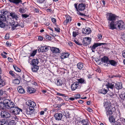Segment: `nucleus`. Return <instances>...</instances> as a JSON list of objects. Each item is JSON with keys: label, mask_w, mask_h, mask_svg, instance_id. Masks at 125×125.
<instances>
[{"label": "nucleus", "mask_w": 125, "mask_h": 125, "mask_svg": "<svg viewBox=\"0 0 125 125\" xmlns=\"http://www.w3.org/2000/svg\"><path fill=\"white\" fill-rule=\"evenodd\" d=\"M108 23L109 28L112 30L116 29L122 30L125 28V24L121 20L116 21L117 16L112 13H108L107 17Z\"/></svg>", "instance_id": "1"}, {"label": "nucleus", "mask_w": 125, "mask_h": 125, "mask_svg": "<svg viewBox=\"0 0 125 125\" xmlns=\"http://www.w3.org/2000/svg\"><path fill=\"white\" fill-rule=\"evenodd\" d=\"M14 103L10 100L6 99L0 103V110L10 109L15 106Z\"/></svg>", "instance_id": "2"}, {"label": "nucleus", "mask_w": 125, "mask_h": 125, "mask_svg": "<svg viewBox=\"0 0 125 125\" xmlns=\"http://www.w3.org/2000/svg\"><path fill=\"white\" fill-rule=\"evenodd\" d=\"M104 104L107 116H111L115 110V108L111 106V103L107 99H104Z\"/></svg>", "instance_id": "3"}, {"label": "nucleus", "mask_w": 125, "mask_h": 125, "mask_svg": "<svg viewBox=\"0 0 125 125\" xmlns=\"http://www.w3.org/2000/svg\"><path fill=\"white\" fill-rule=\"evenodd\" d=\"M9 15L13 20H15L16 21H17L19 19V16L17 14L14 12H12L10 13ZM11 25L12 26V29H13V28H16L20 26L19 23L17 21L13 22H12Z\"/></svg>", "instance_id": "4"}, {"label": "nucleus", "mask_w": 125, "mask_h": 125, "mask_svg": "<svg viewBox=\"0 0 125 125\" xmlns=\"http://www.w3.org/2000/svg\"><path fill=\"white\" fill-rule=\"evenodd\" d=\"M91 41V39L89 37L85 38L83 39L82 45L85 46H86L90 43Z\"/></svg>", "instance_id": "5"}, {"label": "nucleus", "mask_w": 125, "mask_h": 125, "mask_svg": "<svg viewBox=\"0 0 125 125\" xmlns=\"http://www.w3.org/2000/svg\"><path fill=\"white\" fill-rule=\"evenodd\" d=\"M12 113L15 115L19 114L20 112L22 111L21 109L19 108L15 105L14 107H12Z\"/></svg>", "instance_id": "6"}, {"label": "nucleus", "mask_w": 125, "mask_h": 125, "mask_svg": "<svg viewBox=\"0 0 125 125\" xmlns=\"http://www.w3.org/2000/svg\"><path fill=\"white\" fill-rule=\"evenodd\" d=\"M109 58L107 56H104L101 58V61L104 63L105 65L106 66H108L109 64Z\"/></svg>", "instance_id": "7"}, {"label": "nucleus", "mask_w": 125, "mask_h": 125, "mask_svg": "<svg viewBox=\"0 0 125 125\" xmlns=\"http://www.w3.org/2000/svg\"><path fill=\"white\" fill-rule=\"evenodd\" d=\"M1 117L3 118H9L10 117V115L9 113L5 111H2L1 113Z\"/></svg>", "instance_id": "8"}, {"label": "nucleus", "mask_w": 125, "mask_h": 125, "mask_svg": "<svg viewBox=\"0 0 125 125\" xmlns=\"http://www.w3.org/2000/svg\"><path fill=\"white\" fill-rule=\"evenodd\" d=\"M79 85V83L78 82H73L71 86L72 90L74 91L77 89Z\"/></svg>", "instance_id": "9"}, {"label": "nucleus", "mask_w": 125, "mask_h": 125, "mask_svg": "<svg viewBox=\"0 0 125 125\" xmlns=\"http://www.w3.org/2000/svg\"><path fill=\"white\" fill-rule=\"evenodd\" d=\"M62 114L57 113L54 115V116L55 119L56 120H60L62 117Z\"/></svg>", "instance_id": "10"}, {"label": "nucleus", "mask_w": 125, "mask_h": 125, "mask_svg": "<svg viewBox=\"0 0 125 125\" xmlns=\"http://www.w3.org/2000/svg\"><path fill=\"white\" fill-rule=\"evenodd\" d=\"M26 104L30 107H35L36 105V104L33 101L31 100H29L26 102Z\"/></svg>", "instance_id": "11"}, {"label": "nucleus", "mask_w": 125, "mask_h": 125, "mask_svg": "<svg viewBox=\"0 0 125 125\" xmlns=\"http://www.w3.org/2000/svg\"><path fill=\"white\" fill-rule=\"evenodd\" d=\"M82 32L84 34H89L91 33V30L89 28H83L82 30Z\"/></svg>", "instance_id": "12"}, {"label": "nucleus", "mask_w": 125, "mask_h": 125, "mask_svg": "<svg viewBox=\"0 0 125 125\" xmlns=\"http://www.w3.org/2000/svg\"><path fill=\"white\" fill-rule=\"evenodd\" d=\"M66 19L63 22V24L64 25H66L67 24L70 22L71 21V17L69 15H67L65 16Z\"/></svg>", "instance_id": "13"}, {"label": "nucleus", "mask_w": 125, "mask_h": 125, "mask_svg": "<svg viewBox=\"0 0 125 125\" xmlns=\"http://www.w3.org/2000/svg\"><path fill=\"white\" fill-rule=\"evenodd\" d=\"M85 5L84 4L81 3L78 5V10L83 11L85 9Z\"/></svg>", "instance_id": "14"}, {"label": "nucleus", "mask_w": 125, "mask_h": 125, "mask_svg": "<svg viewBox=\"0 0 125 125\" xmlns=\"http://www.w3.org/2000/svg\"><path fill=\"white\" fill-rule=\"evenodd\" d=\"M104 44V43H95L92 46H90V48L91 50H94L98 46Z\"/></svg>", "instance_id": "15"}, {"label": "nucleus", "mask_w": 125, "mask_h": 125, "mask_svg": "<svg viewBox=\"0 0 125 125\" xmlns=\"http://www.w3.org/2000/svg\"><path fill=\"white\" fill-rule=\"evenodd\" d=\"M70 54L69 53L64 52L61 54L60 57L62 59H64L67 58Z\"/></svg>", "instance_id": "16"}, {"label": "nucleus", "mask_w": 125, "mask_h": 125, "mask_svg": "<svg viewBox=\"0 0 125 125\" xmlns=\"http://www.w3.org/2000/svg\"><path fill=\"white\" fill-rule=\"evenodd\" d=\"M77 68L80 70H83L84 68L83 64L82 62H80L77 64Z\"/></svg>", "instance_id": "17"}, {"label": "nucleus", "mask_w": 125, "mask_h": 125, "mask_svg": "<svg viewBox=\"0 0 125 125\" xmlns=\"http://www.w3.org/2000/svg\"><path fill=\"white\" fill-rule=\"evenodd\" d=\"M107 88L109 89L110 88L111 89H113L114 87V84L113 83H110L108 82L106 85Z\"/></svg>", "instance_id": "18"}, {"label": "nucleus", "mask_w": 125, "mask_h": 125, "mask_svg": "<svg viewBox=\"0 0 125 125\" xmlns=\"http://www.w3.org/2000/svg\"><path fill=\"white\" fill-rule=\"evenodd\" d=\"M17 90L19 93L21 94L24 93L25 92V90L21 86H19L18 87Z\"/></svg>", "instance_id": "19"}, {"label": "nucleus", "mask_w": 125, "mask_h": 125, "mask_svg": "<svg viewBox=\"0 0 125 125\" xmlns=\"http://www.w3.org/2000/svg\"><path fill=\"white\" fill-rule=\"evenodd\" d=\"M115 87L118 90L121 89L122 88V84L121 83H115Z\"/></svg>", "instance_id": "20"}, {"label": "nucleus", "mask_w": 125, "mask_h": 125, "mask_svg": "<svg viewBox=\"0 0 125 125\" xmlns=\"http://www.w3.org/2000/svg\"><path fill=\"white\" fill-rule=\"evenodd\" d=\"M6 18L5 16L0 14V21L6 22Z\"/></svg>", "instance_id": "21"}, {"label": "nucleus", "mask_w": 125, "mask_h": 125, "mask_svg": "<svg viewBox=\"0 0 125 125\" xmlns=\"http://www.w3.org/2000/svg\"><path fill=\"white\" fill-rule=\"evenodd\" d=\"M33 66L31 68V70L32 71L34 72H37L39 69V66L37 65H33Z\"/></svg>", "instance_id": "22"}, {"label": "nucleus", "mask_w": 125, "mask_h": 125, "mask_svg": "<svg viewBox=\"0 0 125 125\" xmlns=\"http://www.w3.org/2000/svg\"><path fill=\"white\" fill-rule=\"evenodd\" d=\"M39 62V60L37 58L33 59L31 62L32 65H37Z\"/></svg>", "instance_id": "23"}, {"label": "nucleus", "mask_w": 125, "mask_h": 125, "mask_svg": "<svg viewBox=\"0 0 125 125\" xmlns=\"http://www.w3.org/2000/svg\"><path fill=\"white\" fill-rule=\"evenodd\" d=\"M7 123L8 121L6 120L3 119L0 121V125H7Z\"/></svg>", "instance_id": "24"}, {"label": "nucleus", "mask_w": 125, "mask_h": 125, "mask_svg": "<svg viewBox=\"0 0 125 125\" xmlns=\"http://www.w3.org/2000/svg\"><path fill=\"white\" fill-rule=\"evenodd\" d=\"M109 119L110 122L111 123H112V124H113L115 122V119L114 116H109Z\"/></svg>", "instance_id": "25"}, {"label": "nucleus", "mask_w": 125, "mask_h": 125, "mask_svg": "<svg viewBox=\"0 0 125 125\" xmlns=\"http://www.w3.org/2000/svg\"><path fill=\"white\" fill-rule=\"evenodd\" d=\"M1 76L0 75V88L4 86L5 84V81L1 79Z\"/></svg>", "instance_id": "26"}, {"label": "nucleus", "mask_w": 125, "mask_h": 125, "mask_svg": "<svg viewBox=\"0 0 125 125\" xmlns=\"http://www.w3.org/2000/svg\"><path fill=\"white\" fill-rule=\"evenodd\" d=\"M79 123L83 124V125H87L89 123L87 120H83L80 121Z\"/></svg>", "instance_id": "27"}, {"label": "nucleus", "mask_w": 125, "mask_h": 125, "mask_svg": "<svg viewBox=\"0 0 125 125\" xmlns=\"http://www.w3.org/2000/svg\"><path fill=\"white\" fill-rule=\"evenodd\" d=\"M26 8H24L23 7L20 8L19 9V12L21 14L24 13L25 12L26 10Z\"/></svg>", "instance_id": "28"}, {"label": "nucleus", "mask_w": 125, "mask_h": 125, "mask_svg": "<svg viewBox=\"0 0 125 125\" xmlns=\"http://www.w3.org/2000/svg\"><path fill=\"white\" fill-rule=\"evenodd\" d=\"M107 91H108L107 90L103 88L101 90H100L99 92L100 93L105 94H106Z\"/></svg>", "instance_id": "29"}, {"label": "nucleus", "mask_w": 125, "mask_h": 125, "mask_svg": "<svg viewBox=\"0 0 125 125\" xmlns=\"http://www.w3.org/2000/svg\"><path fill=\"white\" fill-rule=\"evenodd\" d=\"M77 81L79 82L81 84L85 83H86V81L83 78H80L77 80Z\"/></svg>", "instance_id": "30"}, {"label": "nucleus", "mask_w": 125, "mask_h": 125, "mask_svg": "<svg viewBox=\"0 0 125 125\" xmlns=\"http://www.w3.org/2000/svg\"><path fill=\"white\" fill-rule=\"evenodd\" d=\"M35 89L34 88L30 87L28 89V92L29 93H34L35 91Z\"/></svg>", "instance_id": "31"}, {"label": "nucleus", "mask_w": 125, "mask_h": 125, "mask_svg": "<svg viewBox=\"0 0 125 125\" xmlns=\"http://www.w3.org/2000/svg\"><path fill=\"white\" fill-rule=\"evenodd\" d=\"M109 63L111 65L115 66L116 65V62L115 61L113 60H110L109 61Z\"/></svg>", "instance_id": "32"}, {"label": "nucleus", "mask_w": 125, "mask_h": 125, "mask_svg": "<svg viewBox=\"0 0 125 125\" xmlns=\"http://www.w3.org/2000/svg\"><path fill=\"white\" fill-rule=\"evenodd\" d=\"M12 3H14L16 5H17L20 3H22V1L21 0H13Z\"/></svg>", "instance_id": "33"}, {"label": "nucleus", "mask_w": 125, "mask_h": 125, "mask_svg": "<svg viewBox=\"0 0 125 125\" xmlns=\"http://www.w3.org/2000/svg\"><path fill=\"white\" fill-rule=\"evenodd\" d=\"M52 51L53 52L59 53L60 50L59 49L56 48H53L52 49Z\"/></svg>", "instance_id": "34"}, {"label": "nucleus", "mask_w": 125, "mask_h": 125, "mask_svg": "<svg viewBox=\"0 0 125 125\" xmlns=\"http://www.w3.org/2000/svg\"><path fill=\"white\" fill-rule=\"evenodd\" d=\"M77 4L75 3L74 4V7L76 9L77 13H78V14L80 15H83V14L81 13V12L78 10V8L77 7Z\"/></svg>", "instance_id": "35"}, {"label": "nucleus", "mask_w": 125, "mask_h": 125, "mask_svg": "<svg viewBox=\"0 0 125 125\" xmlns=\"http://www.w3.org/2000/svg\"><path fill=\"white\" fill-rule=\"evenodd\" d=\"M24 112L27 115L31 114V113L30 111V110L28 108H25L24 110Z\"/></svg>", "instance_id": "36"}, {"label": "nucleus", "mask_w": 125, "mask_h": 125, "mask_svg": "<svg viewBox=\"0 0 125 125\" xmlns=\"http://www.w3.org/2000/svg\"><path fill=\"white\" fill-rule=\"evenodd\" d=\"M13 83L16 84H19L20 83V81L19 79L17 78H16L13 80Z\"/></svg>", "instance_id": "37"}, {"label": "nucleus", "mask_w": 125, "mask_h": 125, "mask_svg": "<svg viewBox=\"0 0 125 125\" xmlns=\"http://www.w3.org/2000/svg\"><path fill=\"white\" fill-rule=\"evenodd\" d=\"M62 83V81L59 80H57L56 82V84L57 86L61 85Z\"/></svg>", "instance_id": "38"}, {"label": "nucleus", "mask_w": 125, "mask_h": 125, "mask_svg": "<svg viewBox=\"0 0 125 125\" xmlns=\"http://www.w3.org/2000/svg\"><path fill=\"white\" fill-rule=\"evenodd\" d=\"M13 67L14 69L16 71L20 72L21 71V69L16 65H13Z\"/></svg>", "instance_id": "39"}, {"label": "nucleus", "mask_w": 125, "mask_h": 125, "mask_svg": "<svg viewBox=\"0 0 125 125\" xmlns=\"http://www.w3.org/2000/svg\"><path fill=\"white\" fill-rule=\"evenodd\" d=\"M16 123L15 122V121L14 120H12L9 123H7V125H15Z\"/></svg>", "instance_id": "40"}, {"label": "nucleus", "mask_w": 125, "mask_h": 125, "mask_svg": "<svg viewBox=\"0 0 125 125\" xmlns=\"http://www.w3.org/2000/svg\"><path fill=\"white\" fill-rule=\"evenodd\" d=\"M38 51L41 52H44V46H42L40 47L38 50Z\"/></svg>", "instance_id": "41"}, {"label": "nucleus", "mask_w": 125, "mask_h": 125, "mask_svg": "<svg viewBox=\"0 0 125 125\" xmlns=\"http://www.w3.org/2000/svg\"><path fill=\"white\" fill-rule=\"evenodd\" d=\"M117 120H119V122H120L121 124H123L125 123V119L123 118H120L119 119H118Z\"/></svg>", "instance_id": "42"}, {"label": "nucleus", "mask_w": 125, "mask_h": 125, "mask_svg": "<svg viewBox=\"0 0 125 125\" xmlns=\"http://www.w3.org/2000/svg\"><path fill=\"white\" fill-rule=\"evenodd\" d=\"M4 22L0 21V27L1 28H3L5 27V24Z\"/></svg>", "instance_id": "43"}, {"label": "nucleus", "mask_w": 125, "mask_h": 125, "mask_svg": "<svg viewBox=\"0 0 125 125\" xmlns=\"http://www.w3.org/2000/svg\"><path fill=\"white\" fill-rule=\"evenodd\" d=\"M119 120H117L113 124V125H121V124L120 122H119Z\"/></svg>", "instance_id": "44"}, {"label": "nucleus", "mask_w": 125, "mask_h": 125, "mask_svg": "<svg viewBox=\"0 0 125 125\" xmlns=\"http://www.w3.org/2000/svg\"><path fill=\"white\" fill-rule=\"evenodd\" d=\"M37 52L36 50H35L32 51V52L30 54V56L32 57L34 56L36 54Z\"/></svg>", "instance_id": "45"}, {"label": "nucleus", "mask_w": 125, "mask_h": 125, "mask_svg": "<svg viewBox=\"0 0 125 125\" xmlns=\"http://www.w3.org/2000/svg\"><path fill=\"white\" fill-rule=\"evenodd\" d=\"M120 98L121 99H125V92L123 94H121L120 95Z\"/></svg>", "instance_id": "46"}, {"label": "nucleus", "mask_w": 125, "mask_h": 125, "mask_svg": "<svg viewBox=\"0 0 125 125\" xmlns=\"http://www.w3.org/2000/svg\"><path fill=\"white\" fill-rule=\"evenodd\" d=\"M1 12L2 15H6L8 12L7 11L4 10H1Z\"/></svg>", "instance_id": "47"}, {"label": "nucleus", "mask_w": 125, "mask_h": 125, "mask_svg": "<svg viewBox=\"0 0 125 125\" xmlns=\"http://www.w3.org/2000/svg\"><path fill=\"white\" fill-rule=\"evenodd\" d=\"M34 107H30L29 108H28L29 109V110H30V111L31 113V114H32L33 112H34Z\"/></svg>", "instance_id": "48"}, {"label": "nucleus", "mask_w": 125, "mask_h": 125, "mask_svg": "<svg viewBox=\"0 0 125 125\" xmlns=\"http://www.w3.org/2000/svg\"><path fill=\"white\" fill-rule=\"evenodd\" d=\"M108 95L111 98L113 97V96L114 95L113 93L111 92H109V93H108Z\"/></svg>", "instance_id": "49"}, {"label": "nucleus", "mask_w": 125, "mask_h": 125, "mask_svg": "<svg viewBox=\"0 0 125 125\" xmlns=\"http://www.w3.org/2000/svg\"><path fill=\"white\" fill-rule=\"evenodd\" d=\"M22 17L23 18H26L29 16L28 15L26 14H21Z\"/></svg>", "instance_id": "50"}, {"label": "nucleus", "mask_w": 125, "mask_h": 125, "mask_svg": "<svg viewBox=\"0 0 125 125\" xmlns=\"http://www.w3.org/2000/svg\"><path fill=\"white\" fill-rule=\"evenodd\" d=\"M80 94H78L75 96L74 97L75 99H77L80 98Z\"/></svg>", "instance_id": "51"}, {"label": "nucleus", "mask_w": 125, "mask_h": 125, "mask_svg": "<svg viewBox=\"0 0 125 125\" xmlns=\"http://www.w3.org/2000/svg\"><path fill=\"white\" fill-rule=\"evenodd\" d=\"M78 32L73 31V36L74 37H75L77 35H78Z\"/></svg>", "instance_id": "52"}, {"label": "nucleus", "mask_w": 125, "mask_h": 125, "mask_svg": "<svg viewBox=\"0 0 125 125\" xmlns=\"http://www.w3.org/2000/svg\"><path fill=\"white\" fill-rule=\"evenodd\" d=\"M74 42L77 44L80 45H82V44H81L80 43H79V42L78 41H77L76 40H74Z\"/></svg>", "instance_id": "53"}, {"label": "nucleus", "mask_w": 125, "mask_h": 125, "mask_svg": "<svg viewBox=\"0 0 125 125\" xmlns=\"http://www.w3.org/2000/svg\"><path fill=\"white\" fill-rule=\"evenodd\" d=\"M45 0H37V1L40 3H42L45 1Z\"/></svg>", "instance_id": "54"}, {"label": "nucleus", "mask_w": 125, "mask_h": 125, "mask_svg": "<svg viewBox=\"0 0 125 125\" xmlns=\"http://www.w3.org/2000/svg\"><path fill=\"white\" fill-rule=\"evenodd\" d=\"M46 38L48 40H51L52 39V37L48 35H47L46 36Z\"/></svg>", "instance_id": "55"}, {"label": "nucleus", "mask_w": 125, "mask_h": 125, "mask_svg": "<svg viewBox=\"0 0 125 125\" xmlns=\"http://www.w3.org/2000/svg\"><path fill=\"white\" fill-rule=\"evenodd\" d=\"M44 52L47 51L48 50H49V46L47 47L46 46H44Z\"/></svg>", "instance_id": "56"}, {"label": "nucleus", "mask_w": 125, "mask_h": 125, "mask_svg": "<svg viewBox=\"0 0 125 125\" xmlns=\"http://www.w3.org/2000/svg\"><path fill=\"white\" fill-rule=\"evenodd\" d=\"M9 74L11 75L12 76L14 77L15 76V74L14 73H13L12 71H10L9 72Z\"/></svg>", "instance_id": "57"}, {"label": "nucleus", "mask_w": 125, "mask_h": 125, "mask_svg": "<svg viewBox=\"0 0 125 125\" xmlns=\"http://www.w3.org/2000/svg\"><path fill=\"white\" fill-rule=\"evenodd\" d=\"M60 29L58 27H57L56 28H55V31H56L58 32H60Z\"/></svg>", "instance_id": "58"}, {"label": "nucleus", "mask_w": 125, "mask_h": 125, "mask_svg": "<svg viewBox=\"0 0 125 125\" xmlns=\"http://www.w3.org/2000/svg\"><path fill=\"white\" fill-rule=\"evenodd\" d=\"M57 94L58 95H59V96H63V97H65V95L64 94H61L60 93H57Z\"/></svg>", "instance_id": "59"}, {"label": "nucleus", "mask_w": 125, "mask_h": 125, "mask_svg": "<svg viewBox=\"0 0 125 125\" xmlns=\"http://www.w3.org/2000/svg\"><path fill=\"white\" fill-rule=\"evenodd\" d=\"M11 43H10L9 42L7 41L6 43V45L8 46H11Z\"/></svg>", "instance_id": "60"}, {"label": "nucleus", "mask_w": 125, "mask_h": 125, "mask_svg": "<svg viewBox=\"0 0 125 125\" xmlns=\"http://www.w3.org/2000/svg\"><path fill=\"white\" fill-rule=\"evenodd\" d=\"M51 20L52 22L54 23H55L56 22V20L54 18H52Z\"/></svg>", "instance_id": "61"}, {"label": "nucleus", "mask_w": 125, "mask_h": 125, "mask_svg": "<svg viewBox=\"0 0 125 125\" xmlns=\"http://www.w3.org/2000/svg\"><path fill=\"white\" fill-rule=\"evenodd\" d=\"M97 37L98 39L99 40L101 39L102 38V35L101 34H98Z\"/></svg>", "instance_id": "62"}, {"label": "nucleus", "mask_w": 125, "mask_h": 125, "mask_svg": "<svg viewBox=\"0 0 125 125\" xmlns=\"http://www.w3.org/2000/svg\"><path fill=\"white\" fill-rule=\"evenodd\" d=\"M122 55L125 58V50L123 51Z\"/></svg>", "instance_id": "63"}, {"label": "nucleus", "mask_w": 125, "mask_h": 125, "mask_svg": "<svg viewBox=\"0 0 125 125\" xmlns=\"http://www.w3.org/2000/svg\"><path fill=\"white\" fill-rule=\"evenodd\" d=\"M38 39L39 41H42L43 40V38L41 36L38 37Z\"/></svg>", "instance_id": "64"}]
</instances>
